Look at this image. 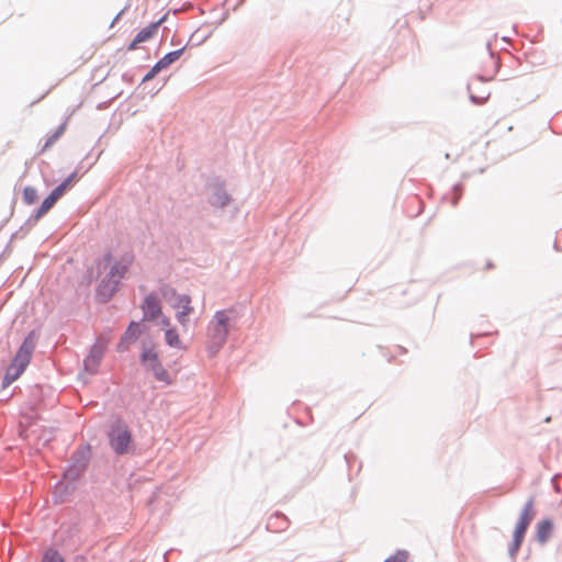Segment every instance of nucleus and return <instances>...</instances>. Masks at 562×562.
<instances>
[{
  "label": "nucleus",
  "mask_w": 562,
  "mask_h": 562,
  "mask_svg": "<svg viewBox=\"0 0 562 562\" xmlns=\"http://www.w3.org/2000/svg\"><path fill=\"white\" fill-rule=\"evenodd\" d=\"M34 348L35 336L34 333H30L27 337L24 339L23 344L20 346L11 364L7 369V373L2 382L3 387L9 386L24 372V370L26 369L27 364L31 361Z\"/></svg>",
  "instance_id": "obj_1"
},
{
  "label": "nucleus",
  "mask_w": 562,
  "mask_h": 562,
  "mask_svg": "<svg viewBox=\"0 0 562 562\" xmlns=\"http://www.w3.org/2000/svg\"><path fill=\"white\" fill-rule=\"evenodd\" d=\"M229 321L231 317L226 311H218L210 322L207 331L210 339L209 350L211 355H215L225 344L228 335Z\"/></svg>",
  "instance_id": "obj_2"
},
{
  "label": "nucleus",
  "mask_w": 562,
  "mask_h": 562,
  "mask_svg": "<svg viewBox=\"0 0 562 562\" xmlns=\"http://www.w3.org/2000/svg\"><path fill=\"white\" fill-rule=\"evenodd\" d=\"M162 297L169 305L176 310V318L183 329H187L189 316L193 312L191 297L187 294H180L175 289L165 286L161 290Z\"/></svg>",
  "instance_id": "obj_3"
},
{
  "label": "nucleus",
  "mask_w": 562,
  "mask_h": 562,
  "mask_svg": "<svg viewBox=\"0 0 562 562\" xmlns=\"http://www.w3.org/2000/svg\"><path fill=\"white\" fill-rule=\"evenodd\" d=\"M140 361L147 370L153 372L154 376L158 381L165 384H170L172 382L169 372L162 367L159 360L155 346H144L140 355Z\"/></svg>",
  "instance_id": "obj_4"
},
{
  "label": "nucleus",
  "mask_w": 562,
  "mask_h": 562,
  "mask_svg": "<svg viewBox=\"0 0 562 562\" xmlns=\"http://www.w3.org/2000/svg\"><path fill=\"white\" fill-rule=\"evenodd\" d=\"M133 259H134V257L132 255L127 254L112 263V256L110 254H106L103 257L102 261L100 262V266H102L104 269L110 268V272H109L110 279L114 283H116L120 279H122L126 274L130 266L133 262Z\"/></svg>",
  "instance_id": "obj_5"
},
{
  "label": "nucleus",
  "mask_w": 562,
  "mask_h": 562,
  "mask_svg": "<svg viewBox=\"0 0 562 562\" xmlns=\"http://www.w3.org/2000/svg\"><path fill=\"white\" fill-rule=\"evenodd\" d=\"M132 441L128 428L123 424L115 425L110 432V442L115 452L123 454Z\"/></svg>",
  "instance_id": "obj_6"
},
{
  "label": "nucleus",
  "mask_w": 562,
  "mask_h": 562,
  "mask_svg": "<svg viewBox=\"0 0 562 562\" xmlns=\"http://www.w3.org/2000/svg\"><path fill=\"white\" fill-rule=\"evenodd\" d=\"M143 333V327L140 323L132 322L127 329L125 330L121 341L117 345L119 351H125L130 348L132 344H134Z\"/></svg>",
  "instance_id": "obj_7"
},
{
  "label": "nucleus",
  "mask_w": 562,
  "mask_h": 562,
  "mask_svg": "<svg viewBox=\"0 0 562 562\" xmlns=\"http://www.w3.org/2000/svg\"><path fill=\"white\" fill-rule=\"evenodd\" d=\"M144 318L151 321L160 316L161 306L158 297L154 294H149L145 297L143 304Z\"/></svg>",
  "instance_id": "obj_8"
},
{
  "label": "nucleus",
  "mask_w": 562,
  "mask_h": 562,
  "mask_svg": "<svg viewBox=\"0 0 562 562\" xmlns=\"http://www.w3.org/2000/svg\"><path fill=\"white\" fill-rule=\"evenodd\" d=\"M553 531V524L551 519L547 518L537 524L536 538L541 544H544L550 539Z\"/></svg>",
  "instance_id": "obj_9"
},
{
  "label": "nucleus",
  "mask_w": 562,
  "mask_h": 562,
  "mask_svg": "<svg viewBox=\"0 0 562 562\" xmlns=\"http://www.w3.org/2000/svg\"><path fill=\"white\" fill-rule=\"evenodd\" d=\"M156 31H157V24H153V25L144 27L142 31H139L137 33L135 38L128 45V50L135 49L139 43H143V42L149 40L150 37H153V35L156 33Z\"/></svg>",
  "instance_id": "obj_10"
},
{
  "label": "nucleus",
  "mask_w": 562,
  "mask_h": 562,
  "mask_svg": "<svg viewBox=\"0 0 562 562\" xmlns=\"http://www.w3.org/2000/svg\"><path fill=\"white\" fill-rule=\"evenodd\" d=\"M165 341L171 348L186 349V346L183 345V342L178 334V330L175 326H172L170 328H166Z\"/></svg>",
  "instance_id": "obj_11"
},
{
  "label": "nucleus",
  "mask_w": 562,
  "mask_h": 562,
  "mask_svg": "<svg viewBox=\"0 0 562 562\" xmlns=\"http://www.w3.org/2000/svg\"><path fill=\"white\" fill-rule=\"evenodd\" d=\"M535 514H536V512H535V501L531 497L524 505V507L521 509V513H520V516L518 518V521L529 526L531 520L535 517Z\"/></svg>",
  "instance_id": "obj_12"
},
{
  "label": "nucleus",
  "mask_w": 562,
  "mask_h": 562,
  "mask_svg": "<svg viewBox=\"0 0 562 562\" xmlns=\"http://www.w3.org/2000/svg\"><path fill=\"white\" fill-rule=\"evenodd\" d=\"M183 53V48L170 52L166 54L161 59H159L157 64V68H160L161 70L169 67L171 64H173L176 60L180 58V56Z\"/></svg>",
  "instance_id": "obj_13"
},
{
  "label": "nucleus",
  "mask_w": 562,
  "mask_h": 562,
  "mask_svg": "<svg viewBox=\"0 0 562 562\" xmlns=\"http://www.w3.org/2000/svg\"><path fill=\"white\" fill-rule=\"evenodd\" d=\"M75 173L70 175L64 182H61L58 187H56L52 192L50 196L57 202L66 192V190L71 184Z\"/></svg>",
  "instance_id": "obj_14"
},
{
  "label": "nucleus",
  "mask_w": 562,
  "mask_h": 562,
  "mask_svg": "<svg viewBox=\"0 0 562 562\" xmlns=\"http://www.w3.org/2000/svg\"><path fill=\"white\" fill-rule=\"evenodd\" d=\"M473 83L474 82H471L468 85L469 98H470L471 102L476 105L484 104L487 101V99L490 98V92L484 91L482 95H477V94L473 93V91H472Z\"/></svg>",
  "instance_id": "obj_15"
},
{
  "label": "nucleus",
  "mask_w": 562,
  "mask_h": 562,
  "mask_svg": "<svg viewBox=\"0 0 562 562\" xmlns=\"http://www.w3.org/2000/svg\"><path fill=\"white\" fill-rule=\"evenodd\" d=\"M103 355V348L101 347H93L92 351H91V355L86 359L85 363H86V367L90 366V364H98L99 360L101 359Z\"/></svg>",
  "instance_id": "obj_16"
},
{
  "label": "nucleus",
  "mask_w": 562,
  "mask_h": 562,
  "mask_svg": "<svg viewBox=\"0 0 562 562\" xmlns=\"http://www.w3.org/2000/svg\"><path fill=\"white\" fill-rule=\"evenodd\" d=\"M65 130H66V123L61 124L56 130V132L47 138V140L43 147V151L48 149L57 139H59L61 137V135L64 134Z\"/></svg>",
  "instance_id": "obj_17"
},
{
  "label": "nucleus",
  "mask_w": 562,
  "mask_h": 562,
  "mask_svg": "<svg viewBox=\"0 0 562 562\" xmlns=\"http://www.w3.org/2000/svg\"><path fill=\"white\" fill-rule=\"evenodd\" d=\"M56 203V201L48 195L41 204L40 209L37 210V217L43 216L45 213H47Z\"/></svg>",
  "instance_id": "obj_18"
},
{
  "label": "nucleus",
  "mask_w": 562,
  "mask_h": 562,
  "mask_svg": "<svg viewBox=\"0 0 562 562\" xmlns=\"http://www.w3.org/2000/svg\"><path fill=\"white\" fill-rule=\"evenodd\" d=\"M37 200V191L32 187H26L23 190V201L26 204H33Z\"/></svg>",
  "instance_id": "obj_19"
},
{
  "label": "nucleus",
  "mask_w": 562,
  "mask_h": 562,
  "mask_svg": "<svg viewBox=\"0 0 562 562\" xmlns=\"http://www.w3.org/2000/svg\"><path fill=\"white\" fill-rule=\"evenodd\" d=\"M408 552L406 550H397L395 554L389 557L384 562H407Z\"/></svg>",
  "instance_id": "obj_20"
},
{
  "label": "nucleus",
  "mask_w": 562,
  "mask_h": 562,
  "mask_svg": "<svg viewBox=\"0 0 562 562\" xmlns=\"http://www.w3.org/2000/svg\"><path fill=\"white\" fill-rule=\"evenodd\" d=\"M522 541H524L522 539L513 536V542L510 543V546L508 548V554L512 558L516 557L517 552L520 549V546H521Z\"/></svg>",
  "instance_id": "obj_21"
},
{
  "label": "nucleus",
  "mask_w": 562,
  "mask_h": 562,
  "mask_svg": "<svg viewBox=\"0 0 562 562\" xmlns=\"http://www.w3.org/2000/svg\"><path fill=\"white\" fill-rule=\"evenodd\" d=\"M42 562H64V560L56 551L48 550L44 554Z\"/></svg>",
  "instance_id": "obj_22"
},
{
  "label": "nucleus",
  "mask_w": 562,
  "mask_h": 562,
  "mask_svg": "<svg viewBox=\"0 0 562 562\" xmlns=\"http://www.w3.org/2000/svg\"><path fill=\"white\" fill-rule=\"evenodd\" d=\"M158 325L160 326V328L164 331H166V328L172 327L170 318L165 316V315H161V314H160V317L158 319Z\"/></svg>",
  "instance_id": "obj_23"
},
{
  "label": "nucleus",
  "mask_w": 562,
  "mask_h": 562,
  "mask_svg": "<svg viewBox=\"0 0 562 562\" xmlns=\"http://www.w3.org/2000/svg\"><path fill=\"white\" fill-rule=\"evenodd\" d=\"M161 69L157 68V64L145 75L144 81L151 80Z\"/></svg>",
  "instance_id": "obj_24"
},
{
  "label": "nucleus",
  "mask_w": 562,
  "mask_h": 562,
  "mask_svg": "<svg viewBox=\"0 0 562 562\" xmlns=\"http://www.w3.org/2000/svg\"><path fill=\"white\" fill-rule=\"evenodd\" d=\"M529 526L517 521L515 529L526 532Z\"/></svg>",
  "instance_id": "obj_25"
},
{
  "label": "nucleus",
  "mask_w": 562,
  "mask_h": 562,
  "mask_svg": "<svg viewBox=\"0 0 562 562\" xmlns=\"http://www.w3.org/2000/svg\"><path fill=\"white\" fill-rule=\"evenodd\" d=\"M525 535H526V532H524V531H519L517 529L514 530V536L517 537V538H520V539L524 540Z\"/></svg>",
  "instance_id": "obj_26"
},
{
  "label": "nucleus",
  "mask_w": 562,
  "mask_h": 562,
  "mask_svg": "<svg viewBox=\"0 0 562 562\" xmlns=\"http://www.w3.org/2000/svg\"><path fill=\"white\" fill-rule=\"evenodd\" d=\"M276 518H281V519H283L284 521H286V517H284L283 515H279V514H278V515H276Z\"/></svg>",
  "instance_id": "obj_27"
},
{
  "label": "nucleus",
  "mask_w": 562,
  "mask_h": 562,
  "mask_svg": "<svg viewBox=\"0 0 562 562\" xmlns=\"http://www.w3.org/2000/svg\"><path fill=\"white\" fill-rule=\"evenodd\" d=\"M459 198H460L459 195L454 198V200L452 202L453 205H457Z\"/></svg>",
  "instance_id": "obj_28"
},
{
  "label": "nucleus",
  "mask_w": 562,
  "mask_h": 562,
  "mask_svg": "<svg viewBox=\"0 0 562 562\" xmlns=\"http://www.w3.org/2000/svg\"><path fill=\"white\" fill-rule=\"evenodd\" d=\"M483 81V78L482 77H477L474 82H482Z\"/></svg>",
  "instance_id": "obj_29"
}]
</instances>
